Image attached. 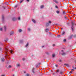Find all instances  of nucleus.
I'll return each instance as SVG.
<instances>
[{"mask_svg": "<svg viewBox=\"0 0 76 76\" xmlns=\"http://www.w3.org/2000/svg\"><path fill=\"white\" fill-rule=\"evenodd\" d=\"M5 55L6 59H7V58H9V59H10V57H9V52H8V49H7V48L6 45L5 46Z\"/></svg>", "mask_w": 76, "mask_h": 76, "instance_id": "f257e3e1", "label": "nucleus"}, {"mask_svg": "<svg viewBox=\"0 0 76 76\" xmlns=\"http://www.w3.org/2000/svg\"><path fill=\"white\" fill-rule=\"evenodd\" d=\"M71 23L72 25V26L71 27V29H72V31L73 32V31H74V29H73L74 27H73V26L75 25V23H74L73 22H72Z\"/></svg>", "mask_w": 76, "mask_h": 76, "instance_id": "f03ea898", "label": "nucleus"}, {"mask_svg": "<svg viewBox=\"0 0 76 76\" xmlns=\"http://www.w3.org/2000/svg\"><path fill=\"white\" fill-rule=\"evenodd\" d=\"M6 67L7 69H9L10 68H12V66L11 65H6Z\"/></svg>", "mask_w": 76, "mask_h": 76, "instance_id": "7ed1b4c3", "label": "nucleus"}, {"mask_svg": "<svg viewBox=\"0 0 76 76\" xmlns=\"http://www.w3.org/2000/svg\"><path fill=\"white\" fill-rule=\"evenodd\" d=\"M45 31L46 32H48V31H49V30H48V28H46L45 29Z\"/></svg>", "mask_w": 76, "mask_h": 76, "instance_id": "20e7f679", "label": "nucleus"}, {"mask_svg": "<svg viewBox=\"0 0 76 76\" xmlns=\"http://www.w3.org/2000/svg\"><path fill=\"white\" fill-rule=\"evenodd\" d=\"M1 61H4V58H2L1 59Z\"/></svg>", "mask_w": 76, "mask_h": 76, "instance_id": "39448f33", "label": "nucleus"}, {"mask_svg": "<svg viewBox=\"0 0 76 76\" xmlns=\"http://www.w3.org/2000/svg\"><path fill=\"white\" fill-rule=\"evenodd\" d=\"M16 20V18L15 17H14L12 18V20L13 21H15V20Z\"/></svg>", "mask_w": 76, "mask_h": 76, "instance_id": "423d86ee", "label": "nucleus"}, {"mask_svg": "<svg viewBox=\"0 0 76 76\" xmlns=\"http://www.w3.org/2000/svg\"><path fill=\"white\" fill-rule=\"evenodd\" d=\"M64 65L65 66H67V67H69V64H64Z\"/></svg>", "mask_w": 76, "mask_h": 76, "instance_id": "0eeeda50", "label": "nucleus"}, {"mask_svg": "<svg viewBox=\"0 0 76 76\" xmlns=\"http://www.w3.org/2000/svg\"><path fill=\"white\" fill-rule=\"evenodd\" d=\"M32 21H33L34 23H35V22H36L35 20L34 19H32Z\"/></svg>", "mask_w": 76, "mask_h": 76, "instance_id": "6e6552de", "label": "nucleus"}, {"mask_svg": "<svg viewBox=\"0 0 76 76\" xmlns=\"http://www.w3.org/2000/svg\"><path fill=\"white\" fill-rule=\"evenodd\" d=\"M35 70V68H33V69H32V72H33V73H34V70Z\"/></svg>", "mask_w": 76, "mask_h": 76, "instance_id": "1a4fd4ad", "label": "nucleus"}, {"mask_svg": "<svg viewBox=\"0 0 76 76\" xmlns=\"http://www.w3.org/2000/svg\"><path fill=\"white\" fill-rule=\"evenodd\" d=\"M5 31H6V26H4V27Z\"/></svg>", "mask_w": 76, "mask_h": 76, "instance_id": "9d476101", "label": "nucleus"}, {"mask_svg": "<svg viewBox=\"0 0 76 76\" xmlns=\"http://www.w3.org/2000/svg\"><path fill=\"white\" fill-rule=\"evenodd\" d=\"M4 15H2V19L3 20H4Z\"/></svg>", "mask_w": 76, "mask_h": 76, "instance_id": "9b49d317", "label": "nucleus"}, {"mask_svg": "<svg viewBox=\"0 0 76 76\" xmlns=\"http://www.w3.org/2000/svg\"><path fill=\"white\" fill-rule=\"evenodd\" d=\"M23 0H20V3H22V2H23Z\"/></svg>", "mask_w": 76, "mask_h": 76, "instance_id": "f8f14e48", "label": "nucleus"}, {"mask_svg": "<svg viewBox=\"0 0 76 76\" xmlns=\"http://www.w3.org/2000/svg\"><path fill=\"white\" fill-rule=\"evenodd\" d=\"M13 34V31H11L10 33V35H12V34Z\"/></svg>", "mask_w": 76, "mask_h": 76, "instance_id": "ddd939ff", "label": "nucleus"}, {"mask_svg": "<svg viewBox=\"0 0 76 76\" xmlns=\"http://www.w3.org/2000/svg\"><path fill=\"white\" fill-rule=\"evenodd\" d=\"M49 26V23H47L46 24V26Z\"/></svg>", "mask_w": 76, "mask_h": 76, "instance_id": "4468645a", "label": "nucleus"}, {"mask_svg": "<svg viewBox=\"0 0 76 76\" xmlns=\"http://www.w3.org/2000/svg\"><path fill=\"white\" fill-rule=\"evenodd\" d=\"M54 1L55 2V3H58V2H57V1L56 0H54Z\"/></svg>", "mask_w": 76, "mask_h": 76, "instance_id": "2eb2a0df", "label": "nucleus"}, {"mask_svg": "<svg viewBox=\"0 0 76 76\" xmlns=\"http://www.w3.org/2000/svg\"><path fill=\"white\" fill-rule=\"evenodd\" d=\"M28 45H29V43H27V44L26 45V47H27L28 46Z\"/></svg>", "mask_w": 76, "mask_h": 76, "instance_id": "dca6fc26", "label": "nucleus"}, {"mask_svg": "<svg viewBox=\"0 0 76 76\" xmlns=\"http://www.w3.org/2000/svg\"><path fill=\"white\" fill-rule=\"evenodd\" d=\"M19 66H20V64H17V67H19Z\"/></svg>", "mask_w": 76, "mask_h": 76, "instance_id": "f3484780", "label": "nucleus"}, {"mask_svg": "<svg viewBox=\"0 0 76 76\" xmlns=\"http://www.w3.org/2000/svg\"><path fill=\"white\" fill-rule=\"evenodd\" d=\"M62 56H64L65 55H66V53H63L62 54Z\"/></svg>", "mask_w": 76, "mask_h": 76, "instance_id": "a211bd4d", "label": "nucleus"}, {"mask_svg": "<svg viewBox=\"0 0 76 76\" xmlns=\"http://www.w3.org/2000/svg\"><path fill=\"white\" fill-rule=\"evenodd\" d=\"M18 31L19 32H22V29H20Z\"/></svg>", "mask_w": 76, "mask_h": 76, "instance_id": "6ab92c4d", "label": "nucleus"}, {"mask_svg": "<svg viewBox=\"0 0 76 76\" xmlns=\"http://www.w3.org/2000/svg\"><path fill=\"white\" fill-rule=\"evenodd\" d=\"M65 34V32L64 31H63L62 33V35H63L64 34Z\"/></svg>", "mask_w": 76, "mask_h": 76, "instance_id": "aec40b11", "label": "nucleus"}, {"mask_svg": "<svg viewBox=\"0 0 76 76\" xmlns=\"http://www.w3.org/2000/svg\"><path fill=\"white\" fill-rule=\"evenodd\" d=\"M43 7H44V5H41V9H42V8H43Z\"/></svg>", "mask_w": 76, "mask_h": 76, "instance_id": "412c9836", "label": "nucleus"}, {"mask_svg": "<svg viewBox=\"0 0 76 76\" xmlns=\"http://www.w3.org/2000/svg\"><path fill=\"white\" fill-rule=\"evenodd\" d=\"M72 37H73V35H71L70 37H69V38L70 39H71L72 38Z\"/></svg>", "mask_w": 76, "mask_h": 76, "instance_id": "4be33fe9", "label": "nucleus"}, {"mask_svg": "<svg viewBox=\"0 0 76 76\" xmlns=\"http://www.w3.org/2000/svg\"><path fill=\"white\" fill-rule=\"evenodd\" d=\"M56 12L58 14L59 13H60V11H56Z\"/></svg>", "mask_w": 76, "mask_h": 76, "instance_id": "5701e85b", "label": "nucleus"}, {"mask_svg": "<svg viewBox=\"0 0 76 76\" xmlns=\"http://www.w3.org/2000/svg\"><path fill=\"white\" fill-rule=\"evenodd\" d=\"M22 42H23V40H20V43H22Z\"/></svg>", "mask_w": 76, "mask_h": 76, "instance_id": "b1692460", "label": "nucleus"}, {"mask_svg": "<svg viewBox=\"0 0 76 76\" xmlns=\"http://www.w3.org/2000/svg\"><path fill=\"white\" fill-rule=\"evenodd\" d=\"M0 30L1 31H3V28H0Z\"/></svg>", "mask_w": 76, "mask_h": 76, "instance_id": "393cba45", "label": "nucleus"}, {"mask_svg": "<svg viewBox=\"0 0 76 76\" xmlns=\"http://www.w3.org/2000/svg\"><path fill=\"white\" fill-rule=\"evenodd\" d=\"M10 53L11 54H13V51L11 50L10 51Z\"/></svg>", "mask_w": 76, "mask_h": 76, "instance_id": "a878e982", "label": "nucleus"}, {"mask_svg": "<svg viewBox=\"0 0 76 76\" xmlns=\"http://www.w3.org/2000/svg\"><path fill=\"white\" fill-rule=\"evenodd\" d=\"M55 56V55H54V54H53L52 55V57H54Z\"/></svg>", "mask_w": 76, "mask_h": 76, "instance_id": "bb28decb", "label": "nucleus"}, {"mask_svg": "<svg viewBox=\"0 0 76 76\" xmlns=\"http://www.w3.org/2000/svg\"><path fill=\"white\" fill-rule=\"evenodd\" d=\"M5 41L6 42L7 41H8V39H5Z\"/></svg>", "mask_w": 76, "mask_h": 76, "instance_id": "cd10ccee", "label": "nucleus"}, {"mask_svg": "<svg viewBox=\"0 0 76 76\" xmlns=\"http://www.w3.org/2000/svg\"><path fill=\"white\" fill-rule=\"evenodd\" d=\"M72 71H71L69 72V74L72 73Z\"/></svg>", "mask_w": 76, "mask_h": 76, "instance_id": "c85d7f7f", "label": "nucleus"}, {"mask_svg": "<svg viewBox=\"0 0 76 76\" xmlns=\"http://www.w3.org/2000/svg\"><path fill=\"white\" fill-rule=\"evenodd\" d=\"M26 76H29V74H26Z\"/></svg>", "mask_w": 76, "mask_h": 76, "instance_id": "c756f323", "label": "nucleus"}, {"mask_svg": "<svg viewBox=\"0 0 76 76\" xmlns=\"http://www.w3.org/2000/svg\"><path fill=\"white\" fill-rule=\"evenodd\" d=\"M63 15H65V12L64 11L63 12Z\"/></svg>", "mask_w": 76, "mask_h": 76, "instance_id": "7c9ffc66", "label": "nucleus"}, {"mask_svg": "<svg viewBox=\"0 0 76 76\" xmlns=\"http://www.w3.org/2000/svg\"><path fill=\"white\" fill-rule=\"evenodd\" d=\"M18 20H20V17H19L18 18Z\"/></svg>", "mask_w": 76, "mask_h": 76, "instance_id": "2f4dec72", "label": "nucleus"}, {"mask_svg": "<svg viewBox=\"0 0 76 76\" xmlns=\"http://www.w3.org/2000/svg\"><path fill=\"white\" fill-rule=\"evenodd\" d=\"M49 23H51V22L50 21H49Z\"/></svg>", "mask_w": 76, "mask_h": 76, "instance_id": "473e14b6", "label": "nucleus"}, {"mask_svg": "<svg viewBox=\"0 0 76 76\" xmlns=\"http://www.w3.org/2000/svg\"><path fill=\"white\" fill-rule=\"evenodd\" d=\"M74 38H76V35H74Z\"/></svg>", "mask_w": 76, "mask_h": 76, "instance_id": "72a5a7b5", "label": "nucleus"}, {"mask_svg": "<svg viewBox=\"0 0 76 76\" xmlns=\"http://www.w3.org/2000/svg\"><path fill=\"white\" fill-rule=\"evenodd\" d=\"M55 7H56V8H57V9H58V7H57V6H55Z\"/></svg>", "mask_w": 76, "mask_h": 76, "instance_id": "f704fd0d", "label": "nucleus"}, {"mask_svg": "<svg viewBox=\"0 0 76 76\" xmlns=\"http://www.w3.org/2000/svg\"><path fill=\"white\" fill-rule=\"evenodd\" d=\"M66 41V39H64V42H65V41Z\"/></svg>", "mask_w": 76, "mask_h": 76, "instance_id": "c9c22d12", "label": "nucleus"}, {"mask_svg": "<svg viewBox=\"0 0 76 76\" xmlns=\"http://www.w3.org/2000/svg\"><path fill=\"white\" fill-rule=\"evenodd\" d=\"M59 62H61V61H62L61 60H59Z\"/></svg>", "mask_w": 76, "mask_h": 76, "instance_id": "e433bc0d", "label": "nucleus"}, {"mask_svg": "<svg viewBox=\"0 0 76 76\" xmlns=\"http://www.w3.org/2000/svg\"><path fill=\"white\" fill-rule=\"evenodd\" d=\"M30 28H28V31H30Z\"/></svg>", "mask_w": 76, "mask_h": 76, "instance_id": "4c0bfd02", "label": "nucleus"}, {"mask_svg": "<svg viewBox=\"0 0 76 76\" xmlns=\"http://www.w3.org/2000/svg\"><path fill=\"white\" fill-rule=\"evenodd\" d=\"M25 60V58H23V61H24V60Z\"/></svg>", "mask_w": 76, "mask_h": 76, "instance_id": "58836bf2", "label": "nucleus"}, {"mask_svg": "<svg viewBox=\"0 0 76 76\" xmlns=\"http://www.w3.org/2000/svg\"><path fill=\"white\" fill-rule=\"evenodd\" d=\"M59 72V70L58 69L57 70V72Z\"/></svg>", "mask_w": 76, "mask_h": 76, "instance_id": "ea45409f", "label": "nucleus"}, {"mask_svg": "<svg viewBox=\"0 0 76 76\" xmlns=\"http://www.w3.org/2000/svg\"><path fill=\"white\" fill-rule=\"evenodd\" d=\"M64 18H65V19H67V17L66 16L64 17Z\"/></svg>", "mask_w": 76, "mask_h": 76, "instance_id": "a19ab883", "label": "nucleus"}, {"mask_svg": "<svg viewBox=\"0 0 76 76\" xmlns=\"http://www.w3.org/2000/svg\"><path fill=\"white\" fill-rule=\"evenodd\" d=\"M63 73V72H62L61 71L60 72V74H62Z\"/></svg>", "mask_w": 76, "mask_h": 76, "instance_id": "79ce46f5", "label": "nucleus"}, {"mask_svg": "<svg viewBox=\"0 0 76 76\" xmlns=\"http://www.w3.org/2000/svg\"><path fill=\"white\" fill-rule=\"evenodd\" d=\"M55 66H56V67H57L58 65H56Z\"/></svg>", "mask_w": 76, "mask_h": 76, "instance_id": "37998d69", "label": "nucleus"}, {"mask_svg": "<svg viewBox=\"0 0 76 76\" xmlns=\"http://www.w3.org/2000/svg\"><path fill=\"white\" fill-rule=\"evenodd\" d=\"M71 70V71H74V69H72Z\"/></svg>", "mask_w": 76, "mask_h": 76, "instance_id": "c03bdc74", "label": "nucleus"}, {"mask_svg": "<svg viewBox=\"0 0 76 76\" xmlns=\"http://www.w3.org/2000/svg\"><path fill=\"white\" fill-rule=\"evenodd\" d=\"M8 61H7V62H6V63H8Z\"/></svg>", "mask_w": 76, "mask_h": 76, "instance_id": "a18cd8bd", "label": "nucleus"}, {"mask_svg": "<svg viewBox=\"0 0 76 76\" xmlns=\"http://www.w3.org/2000/svg\"><path fill=\"white\" fill-rule=\"evenodd\" d=\"M5 76L4 75H1V76Z\"/></svg>", "mask_w": 76, "mask_h": 76, "instance_id": "49530a36", "label": "nucleus"}, {"mask_svg": "<svg viewBox=\"0 0 76 76\" xmlns=\"http://www.w3.org/2000/svg\"><path fill=\"white\" fill-rule=\"evenodd\" d=\"M46 53L47 54H48V52H46Z\"/></svg>", "mask_w": 76, "mask_h": 76, "instance_id": "de8ad7c7", "label": "nucleus"}, {"mask_svg": "<svg viewBox=\"0 0 76 76\" xmlns=\"http://www.w3.org/2000/svg\"><path fill=\"white\" fill-rule=\"evenodd\" d=\"M55 46V44H53V46L54 47V46Z\"/></svg>", "mask_w": 76, "mask_h": 76, "instance_id": "09e8293b", "label": "nucleus"}, {"mask_svg": "<svg viewBox=\"0 0 76 76\" xmlns=\"http://www.w3.org/2000/svg\"><path fill=\"white\" fill-rule=\"evenodd\" d=\"M38 65H36V67H38Z\"/></svg>", "mask_w": 76, "mask_h": 76, "instance_id": "8fccbe9b", "label": "nucleus"}, {"mask_svg": "<svg viewBox=\"0 0 76 76\" xmlns=\"http://www.w3.org/2000/svg\"><path fill=\"white\" fill-rule=\"evenodd\" d=\"M40 64H41V63H39V65H40Z\"/></svg>", "mask_w": 76, "mask_h": 76, "instance_id": "3c124183", "label": "nucleus"}, {"mask_svg": "<svg viewBox=\"0 0 76 76\" xmlns=\"http://www.w3.org/2000/svg\"><path fill=\"white\" fill-rule=\"evenodd\" d=\"M24 73H26V71H24Z\"/></svg>", "mask_w": 76, "mask_h": 76, "instance_id": "603ef678", "label": "nucleus"}, {"mask_svg": "<svg viewBox=\"0 0 76 76\" xmlns=\"http://www.w3.org/2000/svg\"><path fill=\"white\" fill-rule=\"evenodd\" d=\"M15 7H17V5H15Z\"/></svg>", "mask_w": 76, "mask_h": 76, "instance_id": "864d4df0", "label": "nucleus"}, {"mask_svg": "<svg viewBox=\"0 0 76 76\" xmlns=\"http://www.w3.org/2000/svg\"><path fill=\"white\" fill-rule=\"evenodd\" d=\"M27 1H29V0H27Z\"/></svg>", "mask_w": 76, "mask_h": 76, "instance_id": "5fc2aeb1", "label": "nucleus"}, {"mask_svg": "<svg viewBox=\"0 0 76 76\" xmlns=\"http://www.w3.org/2000/svg\"><path fill=\"white\" fill-rule=\"evenodd\" d=\"M60 35H58V37H60Z\"/></svg>", "mask_w": 76, "mask_h": 76, "instance_id": "6e6d98bb", "label": "nucleus"}, {"mask_svg": "<svg viewBox=\"0 0 76 76\" xmlns=\"http://www.w3.org/2000/svg\"><path fill=\"white\" fill-rule=\"evenodd\" d=\"M61 51H62V52H63V50H61Z\"/></svg>", "mask_w": 76, "mask_h": 76, "instance_id": "4d7b16f0", "label": "nucleus"}, {"mask_svg": "<svg viewBox=\"0 0 76 76\" xmlns=\"http://www.w3.org/2000/svg\"><path fill=\"white\" fill-rule=\"evenodd\" d=\"M44 46H42V48H43V47H44Z\"/></svg>", "mask_w": 76, "mask_h": 76, "instance_id": "13d9d810", "label": "nucleus"}, {"mask_svg": "<svg viewBox=\"0 0 76 76\" xmlns=\"http://www.w3.org/2000/svg\"><path fill=\"white\" fill-rule=\"evenodd\" d=\"M72 68H73V69H74V67L73 66H72Z\"/></svg>", "mask_w": 76, "mask_h": 76, "instance_id": "bf43d9fd", "label": "nucleus"}, {"mask_svg": "<svg viewBox=\"0 0 76 76\" xmlns=\"http://www.w3.org/2000/svg\"><path fill=\"white\" fill-rule=\"evenodd\" d=\"M3 7L4 8V9H5V7Z\"/></svg>", "mask_w": 76, "mask_h": 76, "instance_id": "052dcab7", "label": "nucleus"}, {"mask_svg": "<svg viewBox=\"0 0 76 76\" xmlns=\"http://www.w3.org/2000/svg\"><path fill=\"white\" fill-rule=\"evenodd\" d=\"M75 69H76V67H75L74 68Z\"/></svg>", "mask_w": 76, "mask_h": 76, "instance_id": "680f3d73", "label": "nucleus"}, {"mask_svg": "<svg viewBox=\"0 0 76 76\" xmlns=\"http://www.w3.org/2000/svg\"><path fill=\"white\" fill-rule=\"evenodd\" d=\"M1 48H0V50H1Z\"/></svg>", "mask_w": 76, "mask_h": 76, "instance_id": "e2e57ef3", "label": "nucleus"}, {"mask_svg": "<svg viewBox=\"0 0 76 76\" xmlns=\"http://www.w3.org/2000/svg\"><path fill=\"white\" fill-rule=\"evenodd\" d=\"M56 26L57 25V24H56Z\"/></svg>", "mask_w": 76, "mask_h": 76, "instance_id": "0e129e2a", "label": "nucleus"}, {"mask_svg": "<svg viewBox=\"0 0 76 76\" xmlns=\"http://www.w3.org/2000/svg\"><path fill=\"white\" fill-rule=\"evenodd\" d=\"M61 29H63V28H61Z\"/></svg>", "mask_w": 76, "mask_h": 76, "instance_id": "69168bd1", "label": "nucleus"}, {"mask_svg": "<svg viewBox=\"0 0 76 76\" xmlns=\"http://www.w3.org/2000/svg\"><path fill=\"white\" fill-rule=\"evenodd\" d=\"M76 44V42H75Z\"/></svg>", "mask_w": 76, "mask_h": 76, "instance_id": "338daca9", "label": "nucleus"}]
</instances>
